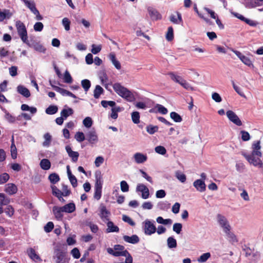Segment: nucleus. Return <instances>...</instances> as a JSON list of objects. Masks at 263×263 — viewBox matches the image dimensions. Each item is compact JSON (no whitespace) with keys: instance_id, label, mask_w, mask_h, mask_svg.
I'll use <instances>...</instances> for the list:
<instances>
[{"instance_id":"nucleus-1","label":"nucleus","mask_w":263,"mask_h":263,"mask_svg":"<svg viewBox=\"0 0 263 263\" xmlns=\"http://www.w3.org/2000/svg\"><path fill=\"white\" fill-rule=\"evenodd\" d=\"M252 152L250 155L242 153V155L246 158L247 161L255 166L261 167L263 163L260 158L262 156L260 152L261 146L259 141H255L252 145Z\"/></svg>"},{"instance_id":"nucleus-2","label":"nucleus","mask_w":263,"mask_h":263,"mask_svg":"<svg viewBox=\"0 0 263 263\" xmlns=\"http://www.w3.org/2000/svg\"><path fill=\"white\" fill-rule=\"evenodd\" d=\"M113 89L119 96L125 99L127 101L132 102L134 99L133 94L128 89L119 83H116L114 84Z\"/></svg>"},{"instance_id":"nucleus-3","label":"nucleus","mask_w":263,"mask_h":263,"mask_svg":"<svg viewBox=\"0 0 263 263\" xmlns=\"http://www.w3.org/2000/svg\"><path fill=\"white\" fill-rule=\"evenodd\" d=\"M15 27L17 33L23 42L27 45H29V42L28 40L27 31L25 24L18 20L15 22Z\"/></svg>"},{"instance_id":"nucleus-4","label":"nucleus","mask_w":263,"mask_h":263,"mask_svg":"<svg viewBox=\"0 0 263 263\" xmlns=\"http://www.w3.org/2000/svg\"><path fill=\"white\" fill-rule=\"evenodd\" d=\"M142 228L146 235L150 236L156 232L157 228L155 225V221L149 219H146L142 223Z\"/></svg>"},{"instance_id":"nucleus-5","label":"nucleus","mask_w":263,"mask_h":263,"mask_svg":"<svg viewBox=\"0 0 263 263\" xmlns=\"http://www.w3.org/2000/svg\"><path fill=\"white\" fill-rule=\"evenodd\" d=\"M100 213L99 215L101 219L105 222L108 221L109 220V216L110 215V212L107 210L105 205L103 204H101L99 207Z\"/></svg>"},{"instance_id":"nucleus-6","label":"nucleus","mask_w":263,"mask_h":263,"mask_svg":"<svg viewBox=\"0 0 263 263\" xmlns=\"http://www.w3.org/2000/svg\"><path fill=\"white\" fill-rule=\"evenodd\" d=\"M136 192L141 193V197L144 199H146L149 197V189L144 184H138L136 187Z\"/></svg>"},{"instance_id":"nucleus-7","label":"nucleus","mask_w":263,"mask_h":263,"mask_svg":"<svg viewBox=\"0 0 263 263\" xmlns=\"http://www.w3.org/2000/svg\"><path fill=\"white\" fill-rule=\"evenodd\" d=\"M232 51L237 56L241 61L250 67H253L254 65L249 58L243 55L240 51L232 49Z\"/></svg>"},{"instance_id":"nucleus-8","label":"nucleus","mask_w":263,"mask_h":263,"mask_svg":"<svg viewBox=\"0 0 263 263\" xmlns=\"http://www.w3.org/2000/svg\"><path fill=\"white\" fill-rule=\"evenodd\" d=\"M226 115L229 120L237 126L242 125V122L238 116L232 110H228Z\"/></svg>"},{"instance_id":"nucleus-9","label":"nucleus","mask_w":263,"mask_h":263,"mask_svg":"<svg viewBox=\"0 0 263 263\" xmlns=\"http://www.w3.org/2000/svg\"><path fill=\"white\" fill-rule=\"evenodd\" d=\"M86 140L90 144H95L98 141V137L94 129L90 130L86 133Z\"/></svg>"},{"instance_id":"nucleus-10","label":"nucleus","mask_w":263,"mask_h":263,"mask_svg":"<svg viewBox=\"0 0 263 263\" xmlns=\"http://www.w3.org/2000/svg\"><path fill=\"white\" fill-rule=\"evenodd\" d=\"M217 219L218 224L222 230L225 229V228H228L231 226L227 218L223 215L219 214H218L217 215Z\"/></svg>"},{"instance_id":"nucleus-11","label":"nucleus","mask_w":263,"mask_h":263,"mask_svg":"<svg viewBox=\"0 0 263 263\" xmlns=\"http://www.w3.org/2000/svg\"><path fill=\"white\" fill-rule=\"evenodd\" d=\"M133 158L135 162L137 164L143 163L147 159V156L146 155L139 152L136 153L134 155Z\"/></svg>"},{"instance_id":"nucleus-12","label":"nucleus","mask_w":263,"mask_h":263,"mask_svg":"<svg viewBox=\"0 0 263 263\" xmlns=\"http://www.w3.org/2000/svg\"><path fill=\"white\" fill-rule=\"evenodd\" d=\"M170 20L175 24H180L183 23L181 14L178 11L176 12V14H172L170 15Z\"/></svg>"},{"instance_id":"nucleus-13","label":"nucleus","mask_w":263,"mask_h":263,"mask_svg":"<svg viewBox=\"0 0 263 263\" xmlns=\"http://www.w3.org/2000/svg\"><path fill=\"white\" fill-rule=\"evenodd\" d=\"M193 185L196 190L200 192H203L205 191L206 189V185L204 183V181L201 179H197L195 180L193 183Z\"/></svg>"},{"instance_id":"nucleus-14","label":"nucleus","mask_w":263,"mask_h":263,"mask_svg":"<svg viewBox=\"0 0 263 263\" xmlns=\"http://www.w3.org/2000/svg\"><path fill=\"white\" fill-rule=\"evenodd\" d=\"M52 212L55 218L59 221H61L63 217V211L61 206H54L52 208Z\"/></svg>"},{"instance_id":"nucleus-15","label":"nucleus","mask_w":263,"mask_h":263,"mask_svg":"<svg viewBox=\"0 0 263 263\" xmlns=\"http://www.w3.org/2000/svg\"><path fill=\"white\" fill-rule=\"evenodd\" d=\"M103 183V178L101 172L98 171L95 173V188L102 189Z\"/></svg>"},{"instance_id":"nucleus-16","label":"nucleus","mask_w":263,"mask_h":263,"mask_svg":"<svg viewBox=\"0 0 263 263\" xmlns=\"http://www.w3.org/2000/svg\"><path fill=\"white\" fill-rule=\"evenodd\" d=\"M52 194L58 198L60 201L61 202H65V200L63 198V194L62 191H61L55 185L51 186Z\"/></svg>"},{"instance_id":"nucleus-17","label":"nucleus","mask_w":263,"mask_h":263,"mask_svg":"<svg viewBox=\"0 0 263 263\" xmlns=\"http://www.w3.org/2000/svg\"><path fill=\"white\" fill-rule=\"evenodd\" d=\"M57 263H64L65 254L60 249H58L54 252Z\"/></svg>"},{"instance_id":"nucleus-18","label":"nucleus","mask_w":263,"mask_h":263,"mask_svg":"<svg viewBox=\"0 0 263 263\" xmlns=\"http://www.w3.org/2000/svg\"><path fill=\"white\" fill-rule=\"evenodd\" d=\"M123 240L128 243L136 244L139 242V238L137 235H133L132 236L124 235L123 237Z\"/></svg>"},{"instance_id":"nucleus-19","label":"nucleus","mask_w":263,"mask_h":263,"mask_svg":"<svg viewBox=\"0 0 263 263\" xmlns=\"http://www.w3.org/2000/svg\"><path fill=\"white\" fill-rule=\"evenodd\" d=\"M5 191L9 195H13L17 192V187L13 183H8L6 186Z\"/></svg>"},{"instance_id":"nucleus-20","label":"nucleus","mask_w":263,"mask_h":263,"mask_svg":"<svg viewBox=\"0 0 263 263\" xmlns=\"http://www.w3.org/2000/svg\"><path fill=\"white\" fill-rule=\"evenodd\" d=\"M107 252L109 254H111L114 256L118 257V256H126L127 254H128V251L127 250H125L124 251H115L111 248H108L107 249Z\"/></svg>"},{"instance_id":"nucleus-21","label":"nucleus","mask_w":263,"mask_h":263,"mask_svg":"<svg viewBox=\"0 0 263 263\" xmlns=\"http://www.w3.org/2000/svg\"><path fill=\"white\" fill-rule=\"evenodd\" d=\"M17 91L20 94L26 98H28L30 96V93L28 89L23 85H18L17 87Z\"/></svg>"},{"instance_id":"nucleus-22","label":"nucleus","mask_w":263,"mask_h":263,"mask_svg":"<svg viewBox=\"0 0 263 263\" xmlns=\"http://www.w3.org/2000/svg\"><path fill=\"white\" fill-rule=\"evenodd\" d=\"M63 212L67 213H71L76 210V206L74 203L71 202L65 204L63 206H61Z\"/></svg>"},{"instance_id":"nucleus-23","label":"nucleus","mask_w":263,"mask_h":263,"mask_svg":"<svg viewBox=\"0 0 263 263\" xmlns=\"http://www.w3.org/2000/svg\"><path fill=\"white\" fill-rule=\"evenodd\" d=\"M106 232L112 233V232H119V228L118 226L114 224L113 222L108 220L107 222Z\"/></svg>"},{"instance_id":"nucleus-24","label":"nucleus","mask_w":263,"mask_h":263,"mask_svg":"<svg viewBox=\"0 0 263 263\" xmlns=\"http://www.w3.org/2000/svg\"><path fill=\"white\" fill-rule=\"evenodd\" d=\"M73 114V110L71 108L68 107L67 105L64 106V108L61 112V116L66 119L69 116Z\"/></svg>"},{"instance_id":"nucleus-25","label":"nucleus","mask_w":263,"mask_h":263,"mask_svg":"<svg viewBox=\"0 0 263 263\" xmlns=\"http://www.w3.org/2000/svg\"><path fill=\"white\" fill-rule=\"evenodd\" d=\"M5 113V119L10 123H14L16 121V117L10 114L6 109H2Z\"/></svg>"},{"instance_id":"nucleus-26","label":"nucleus","mask_w":263,"mask_h":263,"mask_svg":"<svg viewBox=\"0 0 263 263\" xmlns=\"http://www.w3.org/2000/svg\"><path fill=\"white\" fill-rule=\"evenodd\" d=\"M27 45L30 47L33 48L35 50L41 53H45L46 51V49L44 48V47L38 43H35L32 44L29 43V45Z\"/></svg>"},{"instance_id":"nucleus-27","label":"nucleus","mask_w":263,"mask_h":263,"mask_svg":"<svg viewBox=\"0 0 263 263\" xmlns=\"http://www.w3.org/2000/svg\"><path fill=\"white\" fill-rule=\"evenodd\" d=\"M170 203L167 201H160L157 204V208L160 210L167 211L170 208Z\"/></svg>"},{"instance_id":"nucleus-28","label":"nucleus","mask_w":263,"mask_h":263,"mask_svg":"<svg viewBox=\"0 0 263 263\" xmlns=\"http://www.w3.org/2000/svg\"><path fill=\"white\" fill-rule=\"evenodd\" d=\"M40 165L42 170L47 171L49 170L51 167V163L48 159H43L40 161Z\"/></svg>"},{"instance_id":"nucleus-29","label":"nucleus","mask_w":263,"mask_h":263,"mask_svg":"<svg viewBox=\"0 0 263 263\" xmlns=\"http://www.w3.org/2000/svg\"><path fill=\"white\" fill-rule=\"evenodd\" d=\"M148 11L149 14L151 17L153 19L159 20L161 17V14L159 13V12L155 9L153 8H149L148 9Z\"/></svg>"},{"instance_id":"nucleus-30","label":"nucleus","mask_w":263,"mask_h":263,"mask_svg":"<svg viewBox=\"0 0 263 263\" xmlns=\"http://www.w3.org/2000/svg\"><path fill=\"white\" fill-rule=\"evenodd\" d=\"M28 254L30 258L34 261H42L40 257L36 253L35 250L30 248L27 251Z\"/></svg>"},{"instance_id":"nucleus-31","label":"nucleus","mask_w":263,"mask_h":263,"mask_svg":"<svg viewBox=\"0 0 263 263\" xmlns=\"http://www.w3.org/2000/svg\"><path fill=\"white\" fill-rule=\"evenodd\" d=\"M109 58L114 66L118 70L121 68L120 63L116 59V55L114 53H111L109 55Z\"/></svg>"},{"instance_id":"nucleus-32","label":"nucleus","mask_w":263,"mask_h":263,"mask_svg":"<svg viewBox=\"0 0 263 263\" xmlns=\"http://www.w3.org/2000/svg\"><path fill=\"white\" fill-rule=\"evenodd\" d=\"M44 141L42 145L44 147H48L51 141V136L49 133H46L44 135Z\"/></svg>"},{"instance_id":"nucleus-33","label":"nucleus","mask_w":263,"mask_h":263,"mask_svg":"<svg viewBox=\"0 0 263 263\" xmlns=\"http://www.w3.org/2000/svg\"><path fill=\"white\" fill-rule=\"evenodd\" d=\"M58 108L56 105H50L46 110L45 112L48 115H54L57 112Z\"/></svg>"},{"instance_id":"nucleus-34","label":"nucleus","mask_w":263,"mask_h":263,"mask_svg":"<svg viewBox=\"0 0 263 263\" xmlns=\"http://www.w3.org/2000/svg\"><path fill=\"white\" fill-rule=\"evenodd\" d=\"M104 92L103 89L100 86L97 85L93 91V96L96 99H98L100 95Z\"/></svg>"},{"instance_id":"nucleus-35","label":"nucleus","mask_w":263,"mask_h":263,"mask_svg":"<svg viewBox=\"0 0 263 263\" xmlns=\"http://www.w3.org/2000/svg\"><path fill=\"white\" fill-rule=\"evenodd\" d=\"M167 246L170 249L175 248L177 247V241L173 237H169L167 239Z\"/></svg>"},{"instance_id":"nucleus-36","label":"nucleus","mask_w":263,"mask_h":263,"mask_svg":"<svg viewBox=\"0 0 263 263\" xmlns=\"http://www.w3.org/2000/svg\"><path fill=\"white\" fill-rule=\"evenodd\" d=\"M48 179L50 182L53 184H55L60 180L59 176L56 173H52L48 176Z\"/></svg>"},{"instance_id":"nucleus-37","label":"nucleus","mask_w":263,"mask_h":263,"mask_svg":"<svg viewBox=\"0 0 263 263\" xmlns=\"http://www.w3.org/2000/svg\"><path fill=\"white\" fill-rule=\"evenodd\" d=\"M21 109L23 111H30L32 114H34L37 111L36 108L34 107H29L28 105L23 104L21 105Z\"/></svg>"},{"instance_id":"nucleus-38","label":"nucleus","mask_w":263,"mask_h":263,"mask_svg":"<svg viewBox=\"0 0 263 263\" xmlns=\"http://www.w3.org/2000/svg\"><path fill=\"white\" fill-rule=\"evenodd\" d=\"M99 77L103 85H106L108 81L107 76L104 71L100 72Z\"/></svg>"},{"instance_id":"nucleus-39","label":"nucleus","mask_w":263,"mask_h":263,"mask_svg":"<svg viewBox=\"0 0 263 263\" xmlns=\"http://www.w3.org/2000/svg\"><path fill=\"white\" fill-rule=\"evenodd\" d=\"M10 199L3 193H0V204L2 205H6L9 203Z\"/></svg>"},{"instance_id":"nucleus-40","label":"nucleus","mask_w":263,"mask_h":263,"mask_svg":"<svg viewBox=\"0 0 263 263\" xmlns=\"http://www.w3.org/2000/svg\"><path fill=\"white\" fill-rule=\"evenodd\" d=\"M121 109L120 107L116 106L111 108V113L110 114V117L114 119H116L118 117V112L121 111Z\"/></svg>"},{"instance_id":"nucleus-41","label":"nucleus","mask_w":263,"mask_h":263,"mask_svg":"<svg viewBox=\"0 0 263 263\" xmlns=\"http://www.w3.org/2000/svg\"><path fill=\"white\" fill-rule=\"evenodd\" d=\"M81 85L85 91L87 92L91 86L90 81L88 79L83 80L81 81Z\"/></svg>"},{"instance_id":"nucleus-42","label":"nucleus","mask_w":263,"mask_h":263,"mask_svg":"<svg viewBox=\"0 0 263 263\" xmlns=\"http://www.w3.org/2000/svg\"><path fill=\"white\" fill-rule=\"evenodd\" d=\"M170 117L176 122H181L182 121V117L175 111L171 112Z\"/></svg>"},{"instance_id":"nucleus-43","label":"nucleus","mask_w":263,"mask_h":263,"mask_svg":"<svg viewBox=\"0 0 263 263\" xmlns=\"http://www.w3.org/2000/svg\"><path fill=\"white\" fill-rule=\"evenodd\" d=\"M168 74L170 76L171 79L173 81H174V82H175L179 84L181 83V82L183 79L181 77L176 75L173 72H170L168 73Z\"/></svg>"},{"instance_id":"nucleus-44","label":"nucleus","mask_w":263,"mask_h":263,"mask_svg":"<svg viewBox=\"0 0 263 263\" xmlns=\"http://www.w3.org/2000/svg\"><path fill=\"white\" fill-rule=\"evenodd\" d=\"M158 129L159 127L158 126H154L152 125H149L146 127V132L151 135H153L157 132Z\"/></svg>"},{"instance_id":"nucleus-45","label":"nucleus","mask_w":263,"mask_h":263,"mask_svg":"<svg viewBox=\"0 0 263 263\" xmlns=\"http://www.w3.org/2000/svg\"><path fill=\"white\" fill-rule=\"evenodd\" d=\"M11 155L12 159H15L17 157V149L14 144L13 138H12V143L11 145Z\"/></svg>"},{"instance_id":"nucleus-46","label":"nucleus","mask_w":263,"mask_h":263,"mask_svg":"<svg viewBox=\"0 0 263 263\" xmlns=\"http://www.w3.org/2000/svg\"><path fill=\"white\" fill-rule=\"evenodd\" d=\"M226 238L232 245H234L238 241L237 236L233 232L230 234V235L227 236Z\"/></svg>"},{"instance_id":"nucleus-47","label":"nucleus","mask_w":263,"mask_h":263,"mask_svg":"<svg viewBox=\"0 0 263 263\" xmlns=\"http://www.w3.org/2000/svg\"><path fill=\"white\" fill-rule=\"evenodd\" d=\"M52 88L63 96H67L69 92V91L57 86H52Z\"/></svg>"},{"instance_id":"nucleus-48","label":"nucleus","mask_w":263,"mask_h":263,"mask_svg":"<svg viewBox=\"0 0 263 263\" xmlns=\"http://www.w3.org/2000/svg\"><path fill=\"white\" fill-rule=\"evenodd\" d=\"M175 176L182 183H184L186 181V176L180 171H177L175 173Z\"/></svg>"},{"instance_id":"nucleus-49","label":"nucleus","mask_w":263,"mask_h":263,"mask_svg":"<svg viewBox=\"0 0 263 263\" xmlns=\"http://www.w3.org/2000/svg\"><path fill=\"white\" fill-rule=\"evenodd\" d=\"M211 257V254L209 252L202 254L198 259L199 262H205Z\"/></svg>"},{"instance_id":"nucleus-50","label":"nucleus","mask_w":263,"mask_h":263,"mask_svg":"<svg viewBox=\"0 0 263 263\" xmlns=\"http://www.w3.org/2000/svg\"><path fill=\"white\" fill-rule=\"evenodd\" d=\"M74 138L78 142H82L85 139V137L83 132H78L76 133Z\"/></svg>"},{"instance_id":"nucleus-51","label":"nucleus","mask_w":263,"mask_h":263,"mask_svg":"<svg viewBox=\"0 0 263 263\" xmlns=\"http://www.w3.org/2000/svg\"><path fill=\"white\" fill-rule=\"evenodd\" d=\"M132 119L135 124L140 122V114L138 111H134L132 113Z\"/></svg>"},{"instance_id":"nucleus-52","label":"nucleus","mask_w":263,"mask_h":263,"mask_svg":"<svg viewBox=\"0 0 263 263\" xmlns=\"http://www.w3.org/2000/svg\"><path fill=\"white\" fill-rule=\"evenodd\" d=\"M231 82L233 85V87L234 89L235 90V91L241 97L245 98L246 96L243 91H242L241 89L235 84V82L233 80H232Z\"/></svg>"},{"instance_id":"nucleus-53","label":"nucleus","mask_w":263,"mask_h":263,"mask_svg":"<svg viewBox=\"0 0 263 263\" xmlns=\"http://www.w3.org/2000/svg\"><path fill=\"white\" fill-rule=\"evenodd\" d=\"M174 38V32L172 27L168 28L167 32L166 34V39L168 41H172Z\"/></svg>"},{"instance_id":"nucleus-54","label":"nucleus","mask_w":263,"mask_h":263,"mask_svg":"<svg viewBox=\"0 0 263 263\" xmlns=\"http://www.w3.org/2000/svg\"><path fill=\"white\" fill-rule=\"evenodd\" d=\"M101 104L104 108H106L108 106H110L112 108L115 107L116 102L113 101L103 100L101 101Z\"/></svg>"},{"instance_id":"nucleus-55","label":"nucleus","mask_w":263,"mask_h":263,"mask_svg":"<svg viewBox=\"0 0 263 263\" xmlns=\"http://www.w3.org/2000/svg\"><path fill=\"white\" fill-rule=\"evenodd\" d=\"M64 81L65 83L70 84L72 82V78L69 72L66 70L64 74Z\"/></svg>"},{"instance_id":"nucleus-56","label":"nucleus","mask_w":263,"mask_h":263,"mask_svg":"<svg viewBox=\"0 0 263 263\" xmlns=\"http://www.w3.org/2000/svg\"><path fill=\"white\" fill-rule=\"evenodd\" d=\"M184 89L187 90H193V87L184 79H183L180 84Z\"/></svg>"},{"instance_id":"nucleus-57","label":"nucleus","mask_w":263,"mask_h":263,"mask_svg":"<svg viewBox=\"0 0 263 263\" xmlns=\"http://www.w3.org/2000/svg\"><path fill=\"white\" fill-rule=\"evenodd\" d=\"M83 124L85 127L89 128L92 125V120L90 117H86L83 121Z\"/></svg>"},{"instance_id":"nucleus-58","label":"nucleus","mask_w":263,"mask_h":263,"mask_svg":"<svg viewBox=\"0 0 263 263\" xmlns=\"http://www.w3.org/2000/svg\"><path fill=\"white\" fill-rule=\"evenodd\" d=\"M155 151L156 153L162 155H164L166 153V150L165 148L163 146H157L155 148Z\"/></svg>"},{"instance_id":"nucleus-59","label":"nucleus","mask_w":263,"mask_h":263,"mask_svg":"<svg viewBox=\"0 0 263 263\" xmlns=\"http://www.w3.org/2000/svg\"><path fill=\"white\" fill-rule=\"evenodd\" d=\"M182 228V225L180 223H175L173 227V230L177 234L180 233Z\"/></svg>"},{"instance_id":"nucleus-60","label":"nucleus","mask_w":263,"mask_h":263,"mask_svg":"<svg viewBox=\"0 0 263 263\" xmlns=\"http://www.w3.org/2000/svg\"><path fill=\"white\" fill-rule=\"evenodd\" d=\"M121 190L123 192H127L129 191V185L126 181L123 180L120 182Z\"/></svg>"},{"instance_id":"nucleus-61","label":"nucleus","mask_w":263,"mask_h":263,"mask_svg":"<svg viewBox=\"0 0 263 263\" xmlns=\"http://www.w3.org/2000/svg\"><path fill=\"white\" fill-rule=\"evenodd\" d=\"M62 25L64 27L66 31H69L70 30V21L69 20L67 17H64L62 20Z\"/></svg>"},{"instance_id":"nucleus-62","label":"nucleus","mask_w":263,"mask_h":263,"mask_svg":"<svg viewBox=\"0 0 263 263\" xmlns=\"http://www.w3.org/2000/svg\"><path fill=\"white\" fill-rule=\"evenodd\" d=\"M102 189L100 188H95V193L93 197L97 200H99L101 198L102 196Z\"/></svg>"},{"instance_id":"nucleus-63","label":"nucleus","mask_w":263,"mask_h":263,"mask_svg":"<svg viewBox=\"0 0 263 263\" xmlns=\"http://www.w3.org/2000/svg\"><path fill=\"white\" fill-rule=\"evenodd\" d=\"M239 190L242 191V192L240 193L241 197L245 201H249L250 198H249V195H248L247 191L245 190V189H240V188L239 189Z\"/></svg>"},{"instance_id":"nucleus-64","label":"nucleus","mask_w":263,"mask_h":263,"mask_svg":"<svg viewBox=\"0 0 263 263\" xmlns=\"http://www.w3.org/2000/svg\"><path fill=\"white\" fill-rule=\"evenodd\" d=\"M44 28V25L41 22H36L34 24L33 26V29L36 32H41L43 30Z\"/></svg>"}]
</instances>
